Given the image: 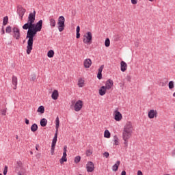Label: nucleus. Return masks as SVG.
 <instances>
[{"instance_id": "obj_61", "label": "nucleus", "mask_w": 175, "mask_h": 175, "mask_svg": "<svg viewBox=\"0 0 175 175\" xmlns=\"http://www.w3.org/2000/svg\"><path fill=\"white\" fill-rule=\"evenodd\" d=\"M0 175H2V174H0Z\"/></svg>"}, {"instance_id": "obj_36", "label": "nucleus", "mask_w": 175, "mask_h": 175, "mask_svg": "<svg viewBox=\"0 0 175 175\" xmlns=\"http://www.w3.org/2000/svg\"><path fill=\"white\" fill-rule=\"evenodd\" d=\"M85 155L86 157H91L92 155V150L91 149L87 150Z\"/></svg>"}, {"instance_id": "obj_20", "label": "nucleus", "mask_w": 175, "mask_h": 175, "mask_svg": "<svg viewBox=\"0 0 175 175\" xmlns=\"http://www.w3.org/2000/svg\"><path fill=\"white\" fill-rule=\"evenodd\" d=\"M58 137V133L56 132L55 134V136L53 139V141H52V146L51 147L54 148L55 147V144H57V139Z\"/></svg>"}, {"instance_id": "obj_52", "label": "nucleus", "mask_w": 175, "mask_h": 175, "mask_svg": "<svg viewBox=\"0 0 175 175\" xmlns=\"http://www.w3.org/2000/svg\"><path fill=\"white\" fill-rule=\"evenodd\" d=\"M36 150L37 151H39V146H38V145H36Z\"/></svg>"}, {"instance_id": "obj_38", "label": "nucleus", "mask_w": 175, "mask_h": 175, "mask_svg": "<svg viewBox=\"0 0 175 175\" xmlns=\"http://www.w3.org/2000/svg\"><path fill=\"white\" fill-rule=\"evenodd\" d=\"M6 33H12V27L8 26L5 29Z\"/></svg>"}, {"instance_id": "obj_18", "label": "nucleus", "mask_w": 175, "mask_h": 175, "mask_svg": "<svg viewBox=\"0 0 175 175\" xmlns=\"http://www.w3.org/2000/svg\"><path fill=\"white\" fill-rule=\"evenodd\" d=\"M58 96H59V94L58 93V90H54L52 93L51 98L54 100H57L58 99Z\"/></svg>"}, {"instance_id": "obj_40", "label": "nucleus", "mask_w": 175, "mask_h": 175, "mask_svg": "<svg viewBox=\"0 0 175 175\" xmlns=\"http://www.w3.org/2000/svg\"><path fill=\"white\" fill-rule=\"evenodd\" d=\"M54 150H55V147L51 146V155H54Z\"/></svg>"}, {"instance_id": "obj_16", "label": "nucleus", "mask_w": 175, "mask_h": 175, "mask_svg": "<svg viewBox=\"0 0 175 175\" xmlns=\"http://www.w3.org/2000/svg\"><path fill=\"white\" fill-rule=\"evenodd\" d=\"M104 68H105V65H101L98 68V72L97 74V78L98 79V80L102 79V71L103 70Z\"/></svg>"}, {"instance_id": "obj_51", "label": "nucleus", "mask_w": 175, "mask_h": 175, "mask_svg": "<svg viewBox=\"0 0 175 175\" xmlns=\"http://www.w3.org/2000/svg\"><path fill=\"white\" fill-rule=\"evenodd\" d=\"M121 175H126V172L122 171Z\"/></svg>"}, {"instance_id": "obj_39", "label": "nucleus", "mask_w": 175, "mask_h": 175, "mask_svg": "<svg viewBox=\"0 0 175 175\" xmlns=\"http://www.w3.org/2000/svg\"><path fill=\"white\" fill-rule=\"evenodd\" d=\"M3 174L4 175L8 174V166L7 165H5V167H4Z\"/></svg>"}, {"instance_id": "obj_41", "label": "nucleus", "mask_w": 175, "mask_h": 175, "mask_svg": "<svg viewBox=\"0 0 175 175\" xmlns=\"http://www.w3.org/2000/svg\"><path fill=\"white\" fill-rule=\"evenodd\" d=\"M1 114L2 116H6V109L1 110Z\"/></svg>"}, {"instance_id": "obj_44", "label": "nucleus", "mask_w": 175, "mask_h": 175, "mask_svg": "<svg viewBox=\"0 0 175 175\" xmlns=\"http://www.w3.org/2000/svg\"><path fill=\"white\" fill-rule=\"evenodd\" d=\"M25 124H26L27 125H29V120L28 119L25 118Z\"/></svg>"}, {"instance_id": "obj_37", "label": "nucleus", "mask_w": 175, "mask_h": 175, "mask_svg": "<svg viewBox=\"0 0 175 175\" xmlns=\"http://www.w3.org/2000/svg\"><path fill=\"white\" fill-rule=\"evenodd\" d=\"M80 161H81V157L80 156H77L74 160L75 163H79V162H80Z\"/></svg>"}, {"instance_id": "obj_10", "label": "nucleus", "mask_w": 175, "mask_h": 175, "mask_svg": "<svg viewBox=\"0 0 175 175\" xmlns=\"http://www.w3.org/2000/svg\"><path fill=\"white\" fill-rule=\"evenodd\" d=\"M113 117L114 120H116L118 122L121 121L122 120V114H121V112L118 110H115L113 111Z\"/></svg>"}, {"instance_id": "obj_60", "label": "nucleus", "mask_w": 175, "mask_h": 175, "mask_svg": "<svg viewBox=\"0 0 175 175\" xmlns=\"http://www.w3.org/2000/svg\"><path fill=\"white\" fill-rule=\"evenodd\" d=\"M136 46H137V47H139V44H137Z\"/></svg>"}, {"instance_id": "obj_12", "label": "nucleus", "mask_w": 175, "mask_h": 175, "mask_svg": "<svg viewBox=\"0 0 175 175\" xmlns=\"http://www.w3.org/2000/svg\"><path fill=\"white\" fill-rule=\"evenodd\" d=\"M113 85H114V82L113 81V80L111 79H108L106 82H105V88L109 90H111V88H113Z\"/></svg>"}, {"instance_id": "obj_33", "label": "nucleus", "mask_w": 175, "mask_h": 175, "mask_svg": "<svg viewBox=\"0 0 175 175\" xmlns=\"http://www.w3.org/2000/svg\"><path fill=\"white\" fill-rule=\"evenodd\" d=\"M8 21H9V18H8V16H5V17L3 18V25H7Z\"/></svg>"}, {"instance_id": "obj_7", "label": "nucleus", "mask_w": 175, "mask_h": 175, "mask_svg": "<svg viewBox=\"0 0 175 175\" xmlns=\"http://www.w3.org/2000/svg\"><path fill=\"white\" fill-rule=\"evenodd\" d=\"M86 169L88 173H92V172L95 170V165H94V163H92V161H89L86 165Z\"/></svg>"}, {"instance_id": "obj_28", "label": "nucleus", "mask_w": 175, "mask_h": 175, "mask_svg": "<svg viewBox=\"0 0 175 175\" xmlns=\"http://www.w3.org/2000/svg\"><path fill=\"white\" fill-rule=\"evenodd\" d=\"M31 132H36L38 131V124H33L31 126Z\"/></svg>"}, {"instance_id": "obj_48", "label": "nucleus", "mask_w": 175, "mask_h": 175, "mask_svg": "<svg viewBox=\"0 0 175 175\" xmlns=\"http://www.w3.org/2000/svg\"><path fill=\"white\" fill-rule=\"evenodd\" d=\"M137 175H143V172H142L140 170H138Z\"/></svg>"}, {"instance_id": "obj_11", "label": "nucleus", "mask_w": 175, "mask_h": 175, "mask_svg": "<svg viewBox=\"0 0 175 175\" xmlns=\"http://www.w3.org/2000/svg\"><path fill=\"white\" fill-rule=\"evenodd\" d=\"M13 32V36L16 39V40H18L20 39V29L17 27H14L12 29Z\"/></svg>"}, {"instance_id": "obj_23", "label": "nucleus", "mask_w": 175, "mask_h": 175, "mask_svg": "<svg viewBox=\"0 0 175 175\" xmlns=\"http://www.w3.org/2000/svg\"><path fill=\"white\" fill-rule=\"evenodd\" d=\"M49 23H50L51 27H52L53 28H54V27H55V25H56L55 19L53 18V17H50Z\"/></svg>"}, {"instance_id": "obj_57", "label": "nucleus", "mask_w": 175, "mask_h": 175, "mask_svg": "<svg viewBox=\"0 0 175 175\" xmlns=\"http://www.w3.org/2000/svg\"><path fill=\"white\" fill-rule=\"evenodd\" d=\"M2 31H3V34H4L5 33V30L3 29Z\"/></svg>"}, {"instance_id": "obj_49", "label": "nucleus", "mask_w": 175, "mask_h": 175, "mask_svg": "<svg viewBox=\"0 0 175 175\" xmlns=\"http://www.w3.org/2000/svg\"><path fill=\"white\" fill-rule=\"evenodd\" d=\"M77 39H80V33H77Z\"/></svg>"}, {"instance_id": "obj_17", "label": "nucleus", "mask_w": 175, "mask_h": 175, "mask_svg": "<svg viewBox=\"0 0 175 175\" xmlns=\"http://www.w3.org/2000/svg\"><path fill=\"white\" fill-rule=\"evenodd\" d=\"M106 91H107V89L105 86H102L98 90V94L101 96H103V95H106Z\"/></svg>"}, {"instance_id": "obj_42", "label": "nucleus", "mask_w": 175, "mask_h": 175, "mask_svg": "<svg viewBox=\"0 0 175 175\" xmlns=\"http://www.w3.org/2000/svg\"><path fill=\"white\" fill-rule=\"evenodd\" d=\"M131 3L133 5H136L137 3V0H131Z\"/></svg>"}, {"instance_id": "obj_29", "label": "nucleus", "mask_w": 175, "mask_h": 175, "mask_svg": "<svg viewBox=\"0 0 175 175\" xmlns=\"http://www.w3.org/2000/svg\"><path fill=\"white\" fill-rule=\"evenodd\" d=\"M68 159L66 156H62V157L60 159L59 162L61 165H64V162H67Z\"/></svg>"}, {"instance_id": "obj_30", "label": "nucleus", "mask_w": 175, "mask_h": 175, "mask_svg": "<svg viewBox=\"0 0 175 175\" xmlns=\"http://www.w3.org/2000/svg\"><path fill=\"white\" fill-rule=\"evenodd\" d=\"M38 113H40L41 114H43L44 113V106H40L37 110Z\"/></svg>"}, {"instance_id": "obj_26", "label": "nucleus", "mask_w": 175, "mask_h": 175, "mask_svg": "<svg viewBox=\"0 0 175 175\" xmlns=\"http://www.w3.org/2000/svg\"><path fill=\"white\" fill-rule=\"evenodd\" d=\"M110 131L109 130H105L104 133V137H106L107 139H110Z\"/></svg>"}, {"instance_id": "obj_35", "label": "nucleus", "mask_w": 175, "mask_h": 175, "mask_svg": "<svg viewBox=\"0 0 175 175\" xmlns=\"http://www.w3.org/2000/svg\"><path fill=\"white\" fill-rule=\"evenodd\" d=\"M105 47H109L110 46V39L106 38L105 41Z\"/></svg>"}, {"instance_id": "obj_46", "label": "nucleus", "mask_w": 175, "mask_h": 175, "mask_svg": "<svg viewBox=\"0 0 175 175\" xmlns=\"http://www.w3.org/2000/svg\"><path fill=\"white\" fill-rule=\"evenodd\" d=\"M80 33V26L77 27V33Z\"/></svg>"}, {"instance_id": "obj_25", "label": "nucleus", "mask_w": 175, "mask_h": 175, "mask_svg": "<svg viewBox=\"0 0 175 175\" xmlns=\"http://www.w3.org/2000/svg\"><path fill=\"white\" fill-rule=\"evenodd\" d=\"M55 128L56 132L58 133V128H59V118L58 117H57L55 120Z\"/></svg>"}, {"instance_id": "obj_47", "label": "nucleus", "mask_w": 175, "mask_h": 175, "mask_svg": "<svg viewBox=\"0 0 175 175\" xmlns=\"http://www.w3.org/2000/svg\"><path fill=\"white\" fill-rule=\"evenodd\" d=\"M35 80H36V76L34 75L31 77V81H35Z\"/></svg>"}, {"instance_id": "obj_55", "label": "nucleus", "mask_w": 175, "mask_h": 175, "mask_svg": "<svg viewBox=\"0 0 175 175\" xmlns=\"http://www.w3.org/2000/svg\"><path fill=\"white\" fill-rule=\"evenodd\" d=\"M161 85L162 87H165V83H163Z\"/></svg>"}, {"instance_id": "obj_27", "label": "nucleus", "mask_w": 175, "mask_h": 175, "mask_svg": "<svg viewBox=\"0 0 175 175\" xmlns=\"http://www.w3.org/2000/svg\"><path fill=\"white\" fill-rule=\"evenodd\" d=\"M40 125L41 126H46V125H47V120H46L45 118H42L40 120Z\"/></svg>"}, {"instance_id": "obj_50", "label": "nucleus", "mask_w": 175, "mask_h": 175, "mask_svg": "<svg viewBox=\"0 0 175 175\" xmlns=\"http://www.w3.org/2000/svg\"><path fill=\"white\" fill-rule=\"evenodd\" d=\"M127 81H131V79H132L131 76H127Z\"/></svg>"}, {"instance_id": "obj_34", "label": "nucleus", "mask_w": 175, "mask_h": 175, "mask_svg": "<svg viewBox=\"0 0 175 175\" xmlns=\"http://www.w3.org/2000/svg\"><path fill=\"white\" fill-rule=\"evenodd\" d=\"M168 87L170 88V90H173V88H174V82L173 81H170L169 84H168Z\"/></svg>"}, {"instance_id": "obj_43", "label": "nucleus", "mask_w": 175, "mask_h": 175, "mask_svg": "<svg viewBox=\"0 0 175 175\" xmlns=\"http://www.w3.org/2000/svg\"><path fill=\"white\" fill-rule=\"evenodd\" d=\"M104 157H105V158H109V152H105L104 154H103Z\"/></svg>"}, {"instance_id": "obj_9", "label": "nucleus", "mask_w": 175, "mask_h": 175, "mask_svg": "<svg viewBox=\"0 0 175 175\" xmlns=\"http://www.w3.org/2000/svg\"><path fill=\"white\" fill-rule=\"evenodd\" d=\"M81 109H83V101H81V100H79L75 104L74 110L76 111H80Z\"/></svg>"}, {"instance_id": "obj_19", "label": "nucleus", "mask_w": 175, "mask_h": 175, "mask_svg": "<svg viewBox=\"0 0 175 175\" xmlns=\"http://www.w3.org/2000/svg\"><path fill=\"white\" fill-rule=\"evenodd\" d=\"M25 12H26V10L25 8H18V13L20 17H21V18H23V17H24V14H25Z\"/></svg>"}, {"instance_id": "obj_2", "label": "nucleus", "mask_w": 175, "mask_h": 175, "mask_svg": "<svg viewBox=\"0 0 175 175\" xmlns=\"http://www.w3.org/2000/svg\"><path fill=\"white\" fill-rule=\"evenodd\" d=\"M134 131L133 123L131 121H127L123 128L122 136L132 137Z\"/></svg>"}, {"instance_id": "obj_14", "label": "nucleus", "mask_w": 175, "mask_h": 175, "mask_svg": "<svg viewBox=\"0 0 175 175\" xmlns=\"http://www.w3.org/2000/svg\"><path fill=\"white\" fill-rule=\"evenodd\" d=\"M12 85H14L13 89L17 90V84H18L17 77L14 75L12 76Z\"/></svg>"}, {"instance_id": "obj_3", "label": "nucleus", "mask_w": 175, "mask_h": 175, "mask_svg": "<svg viewBox=\"0 0 175 175\" xmlns=\"http://www.w3.org/2000/svg\"><path fill=\"white\" fill-rule=\"evenodd\" d=\"M24 166L23 165V162L18 161L16 162L15 166V172L17 173L18 175H23L24 174Z\"/></svg>"}, {"instance_id": "obj_31", "label": "nucleus", "mask_w": 175, "mask_h": 175, "mask_svg": "<svg viewBox=\"0 0 175 175\" xmlns=\"http://www.w3.org/2000/svg\"><path fill=\"white\" fill-rule=\"evenodd\" d=\"M78 86L81 88L84 87V79H80L78 81Z\"/></svg>"}, {"instance_id": "obj_56", "label": "nucleus", "mask_w": 175, "mask_h": 175, "mask_svg": "<svg viewBox=\"0 0 175 175\" xmlns=\"http://www.w3.org/2000/svg\"><path fill=\"white\" fill-rule=\"evenodd\" d=\"M31 155H32V154H33V152L32 151L30 152Z\"/></svg>"}, {"instance_id": "obj_15", "label": "nucleus", "mask_w": 175, "mask_h": 175, "mask_svg": "<svg viewBox=\"0 0 175 175\" xmlns=\"http://www.w3.org/2000/svg\"><path fill=\"white\" fill-rule=\"evenodd\" d=\"M127 68H128V64H126L125 62L122 61L120 62V70L122 72H125Z\"/></svg>"}, {"instance_id": "obj_8", "label": "nucleus", "mask_w": 175, "mask_h": 175, "mask_svg": "<svg viewBox=\"0 0 175 175\" xmlns=\"http://www.w3.org/2000/svg\"><path fill=\"white\" fill-rule=\"evenodd\" d=\"M36 16V12L33 11L30 13L28 16L27 24H30L31 23H35V17Z\"/></svg>"}, {"instance_id": "obj_58", "label": "nucleus", "mask_w": 175, "mask_h": 175, "mask_svg": "<svg viewBox=\"0 0 175 175\" xmlns=\"http://www.w3.org/2000/svg\"><path fill=\"white\" fill-rule=\"evenodd\" d=\"M150 2H154V0H149Z\"/></svg>"}, {"instance_id": "obj_59", "label": "nucleus", "mask_w": 175, "mask_h": 175, "mask_svg": "<svg viewBox=\"0 0 175 175\" xmlns=\"http://www.w3.org/2000/svg\"><path fill=\"white\" fill-rule=\"evenodd\" d=\"M173 96L175 98V92L173 94Z\"/></svg>"}, {"instance_id": "obj_21", "label": "nucleus", "mask_w": 175, "mask_h": 175, "mask_svg": "<svg viewBox=\"0 0 175 175\" xmlns=\"http://www.w3.org/2000/svg\"><path fill=\"white\" fill-rule=\"evenodd\" d=\"M120 163H121V162L120 161H118L116 162V163L113 165V167H112L113 172H117V170H118V167L120 166Z\"/></svg>"}, {"instance_id": "obj_13", "label": "nucleus", "mask_w": 175, "mask_h": 175, "mask_svg": "<svg viewBox=\"0 0 175 175\" xmlns=\"http://www.w3.org/2000/svg\"><path fill=\"white\" fill-rule=\"evenodd\" d=\"M92 65V61L91 59H85L83 61V66L85 69H88L89 68H91V66Z\"/></svg>"}, {"instance_id": "obj_45", "label": "nucleus", "mask_w": 175, "mask_h": 175, "mask_svg": "<svg viewBox=\"0 0 175 175\" xmlns=\"http://www.w3.org/2000/svg\"><path fill=\"white\" fill-rule=\"evenodd\" d=\"M67 148H68V146H64V152H67V151H68Z\"/></svg>"}, {"instance_id": "obj_6", "label": "nucleus", "mask_w": 175, "mask_h": 175, "mask_svg": "<svg viewBox=\"0 0 175 175\" xmlns=\"http://www.w3.org/2000/svg\"><path fill=\"white\" fill-rule=\"evenodd\" d=\"M148 118L152 120V118H155L158 117V111L155 109H150L148 113Z\"/></svg>"}, {"instance_id": "obj_24", "label": "nucleus", "mask_w": 175, "mask_h": 175, "mask_svg": "<svg viewBox=\"0 0 175 175\" xmlns=\"http://www.w3.org/2000/svg\"><path fill=\"white\" fill-rule=\"evenodd\" d=\"M131 137H127V136H124L122 135V139L124 142V144L125 146V147H128V140H129V139H131Z\"/></svg>"}, {"instance_id": "obj_32", "label": "nucleus", "mask_w": 175, "mask_h": 175, "mask_svg": "<svg viewBox=\"0 0 175 175\" xmlns=\"http://www.w3.org/2000/svg\"><path fill=\"white\" fill-rule=\"evenodd\" d=\"M47 56L49 58H53L54 57V51L50 50L47 53Z\"/></svg>"}, {"instance_id": "obj_4", "label": "nucleus", "mask_w": 175, "mask_h": 175, "mask_svg": "<svg viewBox=\"0 0 175 175\" xmlns=\"http://www.w3.org/2000/svg\"><path fill=\"white\" fill-rule=\"evenodd\" d=\"M58 29L59 32H62L65 29V17L61 16L57 21Z\"/></svg>"}, {"instance_id": "obj_5", "label": "nucleus", "mask_w": 175, "mask_h": 175, "mask_svg": "<svg viewBox=\"0 0 175 175\" xmlns=\"http://www.w3.org/2000/svg\"><path fill=\"white\" fill-rule=\"evenodd\" d=\"M83 42L85 44H91V43H92V33H91L90 31L87 32L83 36Z\"/></svg>"}, {"instance_id": "obj_53", "label": "nucleus", "mask_w": 175, "mask_h": 175, "mask_svg": "<svg viewBox=\"0 0 175 175\" xmlns=\"http://www.w3.org/2000/svg\"><path fill=\"white\" fill-rule=\"evenodd\" d=\"M67 154H66V152H63V157H67Z\"/></svg>"}, {"instance_id": "obj_54", "label": "nucleus", "mask_w": 175, "mask_h": 175, "mask_svg": "<svg viewBox=\"0 0 175 175\" xmlns=\"http://www.w3.org/2000/svg\"><path fill=\"white\" fill-rule=\"evenodd\" d=\"M16 140H18V135H16Z\"/></svg>"}, {"instance_id": "obj_22", "label": "nucleus", "mask_w": 175, "mask_h": 175, "mask_svg": "<svg viewBox=\"0 0 175 175\" xmlns=\"http://www.w3.org/2000/svg\"><path fill=\"white\" fill-rule=\"evenodd\" d=\"M113 142L114 146H118L120 144V139L117 135L113 136Z\"/></svg>"}, {"instance_id": "obj_1", "label": "nucleus", "mask_w": 175, "mask_h": 175, "mask_svg": "<svg viewBox=\"0 0 175 175\" xmlns=\"http://www.w3.org/2000/svg\"><path fill=\"white\" fill-rule=\"evenodd\" d=\"M42 25L43 21L40 20L36 24L33 23H25L23 26V29H28L26 36V39H29L27 46V54H31V51L33 46V38H35L38 32L42 31Z\"/></svg>"}]
</instances>
